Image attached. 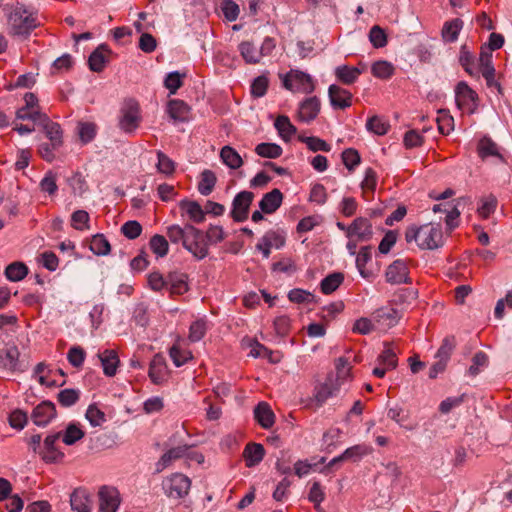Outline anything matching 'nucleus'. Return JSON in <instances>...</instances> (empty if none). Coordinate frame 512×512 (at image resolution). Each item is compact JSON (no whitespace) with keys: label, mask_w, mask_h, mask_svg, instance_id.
Instances as JSON below:
<instances>
[{"label":"nucleus","mask_w":512,"mask_h":512,"mask_svg":"<svg viewBox=\"0 0 512 512\" xmlns=\"http://www.w3.org/2000/svg\"><path fill=\"white\" fill-rule=\"evenodd\" d=\"M380 365L387 367V369H394L397 366V355L392 349L391 345L386 343L383 352L378 357Z\"/></svg>","instance_id":"8fccbe9b"},{"label":"nucleus","mask_w":512,"mask_h":512,"mask_svg":"<svg viewBox=\"0 0 512 512\" xmlns=\"http://www.w3.org/2000/svg\"><path fill=\"white\" fill-rule=\"evenodd\" d=\"M339 391V384L333 383L332 378L327 377L323 383L315 386L312 401L317 407H321L329 398L336 396Z\"/></svg>","instance_id":"9b49d317"},{"label":"nucleus","mask_w":512,"mask_h":512,"mask_svg":"<svg viewBox=\"0 0 512 512\" xmlns=\"http://www.w3.org/2000/svg\"><path fill=\"white\" fill-rule=\"evenodd\" d=\"M280 137L288 142L297 132L296 127L291 123L290 119L285 115H280L274 123Z\"/></svg>","instance_id":"f704fd0d"},{"label":"nucleus","mask_w":512,"mask_h":512,"mask_svg":"<svg viewBox=\"0 0 512 512\" xmlns=\"http://www.w3.org/2000/svg\"><path fill=\"white\" fill-rule=\"evenodd\" d=\"M283 86L292 92L299 93H312L315 89V84L312 77L300 70H290L283 77Z\"/></svg>","instance_id":"20e7f679"},{"label":"nucleus","mask_w":512,"mask_h":512,"mask_svg":"<svg viewBox=\"0 0 512 512\" xmlns=\"http://www.w3.org/2000/svg\"><path fill=\"white\" fill-rule=\"evenodd\" d=\"M255 152L264 158L275 159L282 155V148L275 143H260L256 146Z\"/></svg>","instance_id":"37998d69"},{"label":"nucleus","mask_w":512,"mask_h":512,"mask_svg":"<svg viewBox=\"0 0 512 512\" xmlns=\"http://www.w3.org/2000/svg\"><path fill=\"white\" fill-rule=\"evenodd\" d=\"M5 16L8 35L21 41L27 40L40 26L37 14L20 3L6 7Z\"/></svg>","instance_id":"f257e3e1"},{"label":"nucleus","mask_w":512,"mask_h":512,"mask_svg":"<svg viewBox=\"0 0 512 512\" xmlns=\"http://www.w3.org/2000/svg\"><path fill=\"white\" fill-rule=\"evenodd\" d=\"M56 180V174L52 171L47 172L39 184L41 191L49 195H54L58 189Z\"/></svg>","instance_id":"338daca9"},{"label":"nucleus","mask_w":512,"mask_h":512,"mask_svg":"<svg viewBox=\"0 0 512 512\" xmlns=\"http://www.w3.org/2000/svg\"><path fill=\"white\" fill-rule=\"evenodd\" d=\"M372 449L365 445V444H359V445H355V446H352V447H349L347 448L343 453H342V458L345 459V461H353V462H356L358 460H360L362 457H364L365 455H368L369 453H371Z\"/></svg>","instance_id":"c03bdc74"},{"label":"nucleus","mask_w":512,"mask_h":512,"mask_svg":"<svg viewBox=\"0 0 512 512\" xmlns=\"http://www.w3.org/2000/svg\"><path fill=\"white\" fill-rule=\"evenodd\" d=\"M179 208L183 215H187L193 223L199 224L205 220V211L201 205L192 200L184 199L179 202Z\"/></svg>","instance_id":"4be33fe9"},{"label":"nucleus","mask_w":512,"mask_h":512,"mask_svg":"<svg viewBox=\"0 0 512 512\" xmlns=\"http://www.w3.org/2000/svg\"><path fill=\"white\" fill-rule=\"evenodd\" d=\"M320 100L316 97H309L302 101L298 109V119L301 122L310 123L320 112Z\"/></svg>","instance_id":"6ab92c4d"},{"label":"nucleus","mask_w":512,"mask_h":512,"mask_svg":"<svg viewBox=\"0 0 512 512\" xmlns=\"http://www.w3.org/2000/svg\"><path fill=\"white\" fill-rule=\"evenodd\" d=\"M343 280L344 275L341 272L331 273L321 281V291L324 294H331L342 284Z\"/></svg>","instance_id":"58836bf2"},{"label":"nucleus","mask_w":512,"mask_h":512,"mask_svg":"<svg viewBox=\"0 0 512 512\" xmlns=\"http://www.w3.org/2000/svg\"><path fill=\"white\" fill-rule=\"evenodd\" d=\"M459 63L471 77L479 78V66L467 45H462L459 52Z\"/></svg>","instance_id":"bb28decb"},{"label":"nucleus","mask_w":512,"mask_h":512,"mask_svg":"<svg viewBox=\"0 0 512 512\" xmlns=\"http://www.w3.org/2000/svg\"><path fill=\"white\" fill-rule=\"evenodd\" d=\"M19 350L14 344H5L0 348V371L13 372L17 369Z\"/></svg>","instance_id":"f3484780"},{"label":"nucleus","mask_w":512,"mask_h":512,"mask_svg":"<svg viewBox=\"0 0 512 512\" xmlns=\"http://www.w3.org/2000/svg\"><path fill=\"white\" fill-rule=\"evenodd\" d=\"M336 375H329L328 377L332 378L333 383H338L339 388L341 389L342 385L351 380V366L348 363V360L344 357H339L335 361Z\"/></svg>","instance_id":"473e14b6"},{"label":"nucleus","mask_w":512,"mask_h":512,"mask_svg":"<svg viewBox=\"0 0 512 512\" xmlns=\"http://www.w3.org/2000/svg\"><path fill=\"white\" fill-rule=\"evenodd\" d=\"M167 113L175 122H186L189 120L190 107L179 99H172L167 104Z\"/></svg>","instance_id":"b1692460"},{"label":"nucleus","mask_w":512,"mask_h":512,"mask_svg":"<svg viewBox=\"0 0 512 512\" xmlns=\"http://www.w3.org/2000/svg\"><path fill=\"white\" fill-rule=\"evenodd\" d=\"M85 436V432L76 424L69 423L62 434V441L66 445H74Z\"/></svg>","instance_id":"ea45409f"},{"label":"nucleus","mask_w":512,"mask_h":512,"mask_svg":"<svg viewBox=\"0 0 512 512\" xmlns=\"http://www.w3.org/2000/svg\"><path fill=\"white\" fill-rule=\"evenodd\" d=\"M477 152L479 157L483 160L488 157H496L501 162H505L504 157L499 152L498 145L490 137L484 136L480 139L477 146Z\"/></svg>","instance_id":"c85d7f7f"},{"label":"nucleus","mask_w":512,"mask_h":512,"mask_svg":"<svg viewBox=\"0 0 512 512\" xmlns=\"http://www.w3.org/2000/svg\"><path fill=\"white\" fill-rule=\"evenodd\" d=\"M61 433H55L48 435L44 439L43 449L39 451V455L42 460L46 463H58L64 458V453L58 450L55 446L56 442L60 438Z\"/></svg>","instance_id":"1a4fd4ad"},{"label":"nucleus","mask_w":512,"mask_h":512,"mask_svg":"<svg viewBox=\"0 0 512 512\" xmlns=\"http://www.w3.org/2000/svg\"><path fill=\"white\" fill-rule=\"evenodd\" d=\"M239 51L243 59L248 64H257L261 61V52L250 41H243L239 44Z\"/></svg>","instance_id":"c9c22d12"},{"label":"nucleus","mask_w":512,"mask_h":512,"mask_svg":"<svg viewBox=\"0 0 512 512\" xmlns=\"http://www.w3.org/2000/svg\"><path fill=\"white\" fill-rule=\"evenodd\" d=\"M90 250L98 256L109 254L111 247L108 240L102 234H96L90 241Z\"/></svg>","instance_id":"79ce46f5"},{"label":"nucleus","mask_w":512,"mask_h":512,"mask_svg":"<svg viewBox=\"0 0 512 512\" xmlns=\"http://www.w3.org/2000/svg\"><path fill=\"white\" fill-rule=\"evenodd\" d=\"M85 356L86 353L80 346L71 347L67 353L69 363L75 368H79L83 365Z\"/></svg>","instance_id":"774afa93"},{"label":"nucleus","mask_w":512,"mask_h":512,"mask_svg":"<svg viewBox=\"0 0 512 512\" xmlns=\"http://www.w3.org/2000/svg\"><path fill=\"white\" fill-rule=\"evenodd\" d=\"M497 207V198L494 195H488L480 199V205L477 212L483 219L488 218Z\"/></svg>","instance_id":"de8ad7c7"},{"label":"nucleus","mask_w":512,"mask_h":512,"mask_svg":"<svg viewBox=\"0 0 512 512\" xmlns=\"http://www.w3.org/2000/svg\"><path fill=\"white\" fill-rule=\"evenodd\" d=\"M369 40L375 48H382L387 44V35L380 26H373L369 31Z\"/></svg>","instance_id":"680f3d73"},{"label":"nucleus","mask_w":512,"mask_h":512,"mask_svg":"<svg viewBox=\"0 0 512 512\" xmlns=\"http://www.w3.org/2000/svg\"><path fill=\"white\" fill-rule=\"evenodd\" d=\"M408 266L404 260L397 259L391 263L385 272L386 281L391 284L410 283Z\"/></svg>","instance_id":"f8f14e48"},{"label":"nucleus","mask_w":512,"mask_h":512,"mask_svg":"<svg viewBox=\"0 0 512 512\" xmlns=\"http://www.w3.org/2000/svg\"><path fill=\"white\" fill-rule=\"evenodd\" d=\"M463 22L460 19H453L446 22L442 29V37L445 41L454 42L457 40L459 32L461 31Z\"/></svg>","instance_id":"a19ab883"},{"label":"nucleus","mask_w":512,"mask_h":512,"mask_svg":"<svg viewBox=\"0 0 512 512\" xmlns=\"http://www.w3.org/2000/svg\"><path fill=\"white\" fill-rule=\"evenodd\" d=\"M70 505L76 512H91V495L85 489H75L70 497Z\"/></svg>","instance_id":"5701e85b"},{"label":"nucleus","mask_w":512,"mask_h":512,"mask_svg":"<svg viewBox=\"0 0 512 512\" xmlns=\"http://www.w3.org/2000/svg\"><path fill=\"white\" fill-rule=\"evenodd\" d=\"M109 53L110 50L106 45H100L89 56V68L94 72H101L108 61L107 56Z\"/></svg>","instance_id":"2f4dec72"},{"label":"nucleus","mask_w":512,"mask_h":512,"mask_svg":"<svg viewBox=\"0 0 512 512\" xmlns=\"http://www.w3.org/2000/svg\"><path fill=\"white\" fill-rule=\"evenodd\" d=\"M362 72L363 69L348 65L337 66L334 70V74L337 80L345 85H351L355 83Z\"/></svg>","instance_id":"c756f323"},{"label":"nucleus","mask_w":512,"mask_h":512,"mask_svg":"<svg viewBox=\"0 0 512 512\" xmlns=\"http://www.w3.org/2000/svg\"><path fill=\"white\" fill-rule=\"evenodd\" d=\"M167 289L171 295H183L189 290L188 275L181 271L167 274Z\"/></svg>","instance_id":"a211bd4d"},{"label":"nucleus","mask_w":512,"mask_h":512,"mask_svg":"<svg viewBox=\"0 0 512 512\" xmlns=\"http://www.w3.org/2000/svg\"><path fill=\"white\" fill-rule=\"evenodd\" d=\"M372 74L381 79H388L394 73L393 65L388 61H377L371 67Z\"/></svg>","instance_id":"3c124183"},{"label":"nucleus","mask_w":512,"mask_h":512,"mask_svg":"<svg viewBox=\"0 0 512 512\" xmlns=\"http://www.w3.org/2000/svg\"><path fill=\"white\" fill-rule=\"evenodd\" d=\"M285 244V237L276 231H268L259 240L256 249L261 251L264 258H269L271 249H280Z\"/></svg>","instance_id":"ddd939ff"},{"label":"nucleus","mask_w":512,"mask_h":512,"mask_svg":"<svg viewBox=\"0 0 512 512\" xmlns=\"http://www.w3.org/2000/svg\"><path fill=\"white\" fill-rule=\"evenodd\" d=\"M97 357L102 365L103 372L108 377H113L119 365V358L114 350L106 349L97 354Z\"/></svg>","instance_id":"a878e982"},{"label":"nucleus","mask_w":512,"mask_h":512,"mask_svg":"<svg viewBox=\"0 0 512 512\" xmlns=\"http://www.w3.org/2000/svg\"><path fill=\"white\" fill-rule=\"evenodd\" d=\"M190 446L188 445H179L177 447L169 449L167 452H165L159 461L156 464V470L157 472H161L166 467H168L172 461L186 457L187 451L189 450Z\"/></svg>","instance_id":"cd10ccee"},{"label":"nucleus","mask_w":512,"mask_h":512,"mask_svg":"<svg viewBox=\"0 0 512 512\" xmlns=\"http://www.w3.org/2000/svg\"><path fill=\"white\" fill-rule=\"evenodd\" d=\"M265 450L262 444L250 443L246 445L243 451V457L247 467L258 465L264 458Z\"/></svg>","instance_id":"7c9ffc66"},{"label":"nucleus","mask_w":512,"mask_h":512,"mask_svg":"<svg viewBox=\"0 0 512 512\" xmlns=\"http://www.w3.org/2000/svg\"><path fill=\"white\" fill-rule=\"evenodd\" d=\"M55 416V405L50 401H43L33 409L31 419L37 426H46Z\"/></svg>","instance_id":"dca6fc26"},{"label":"nucleus","mask_w":512,"mask_h":512,"mask_svg":"<svg viewBox=\"0 0 512 512\" xmlns=\"http://www.w3.org/2000/svg\"><path fill=\"white\" fill-rule=\"evenodd\" d=\"M254 417L264 429H268L274 424L275 415L266 402H260L255 407Z\"/></svg>","instance_id":"72a5a7b5"},{"label":"nucleus","mask_w":512,"mask_h":512,"mask_svg":"<svg viewBox=\"0 0 512 512\" xmlns=\"http://www.w3.org/2000/svg\"><path fill=\"white\" fill-rule=\"evenodd\" d=\"M220 157L223 163L231 169H238L243 164L241 156L231 146H224L220 151Z\"/></svg>","instance_id":"e433bc0d"},{"label":"nucleus","mask_w":512,"mask_h":512,"mask_svg":"<svg viewBox=\"0 0 512 512\" xmlns=\"http://www.w3.org/2000/svg\"><path fill=\"white\" fill-rule=\"evenodd\" d=\"M39 123L45 131L46 137L50 140L53 149H59L62 144V130L58 123L52 122L47 115L41 116Z\"/></svg>","instance_id":"412c9836"},{"label":"nucleus","mask_w":512,"mask_h":512,"mask_svg":"<svg viewBox=\"0 0 512 512\" xmlns=\"http://www.w3.org/2000/svg\"><path fill=\"white\" fill-rule=\"evenodd\" d=\"M330 104L334 109L344 110L352 105V94L345 88L332 84L328 88Z\"/></svg>","instance_id":"2eb2a0df"},{"label":"nucleus","mask_w":512,"mask_h":512,"mask_svg":"<svg viewBox=\"0 0 512 512\" xmlns=\"http://www.w3.org/2000/svg\"><path fill=\"white\" fill-rule=\"evenodd\" d=\"M254 199V193L251 191H241L232 202L231 217L236 222L247 220L249 208Z\"/></svg>","instance_id":"0eeeda50"},{"label":"nucleus","mask_w":512,"mask_h":512,"mask_svg":"<svg viewBox=\"0 0 512 512\" xmlns=\"http://www.w3.org/2000/svg\"><path fill=\"white\" fill-rule=\"evenodd\" d=\"M28 273V268L21 262H14L5 269L6 277L13 282L22 280Z\"/></svg>","instance_id":"a18cd8bd"},{"label":"nucleus","mask_w":512,"mask_h":512,"mask_svg":"<svg viewBox=\"0 0 512 512\" xmlns=\"http://www.w3.org/2000/svg\"><path fill=\"white\" fill-rule=\"evenodd\" d=\"M282 200V192L275 188L263 195L261 201L259 202L260 210L263 213L272 214L281 206Z\"/></svg>","instance_id":"393cba45"},{"label":"nucleus","mask_w":512,"mask_h":512,"mask_svg":"<svg viewBox=\"0 0 512 512\" xmlns=\"http://www.w3.org/2000/svg\"><path fill=\"white\" fill-rule=\"evenodd\" d=\"M148 285L151 290L160 292L164 288L167 289V275L163 276L161 273L154 271L147 276Z\"/></svg>","instance_id":"bf43d9fd"},{"label":"nucleus","mask_w":512,"mask_h":512,"mask_svg":"<svg viewBox=\"0 0 512 512\" xmlns=\"http://www.w3.org/2000/svg\"><path fill=\"white\" fill-rule=\"evenodd\" d=\"M142 122V115L139 103L132 98L126 99L120 109L118 120L119 128L127 133H134Z\"/></svg>","instance_id":"7ed1b4c3"},{"label":"nucleus","mask_w":512,"mask_h":512,"mask_svg":"<svg viewBox=\"0 0 512 512\" xmlns=\"http://www.w3.org/2000/svg\"><path fill=\"white\" fill-rule=\"evenodd\" d=\"M373 235L372 225L370 221L363 217L356 218L347 227V237H355L358 241H367Z\"/></svg>","instance_id":"4468645a"},{"label":"nucleus","mask_w":512,"mask_h":512,"mask_svg":"<svg viewBox=\"0 0 512 512\" xmlns=\"http://www.w3.org/2000/svg\"><path fill=\"white\" fill-rule=\"evenodd\" d=\"M407 243L416 242L420 249L434 250L444 244L440 224L428 223L422 226L411 225L405 231Z\"/></svg>","instance_id":"f03ea898"},{"label":"nucleus","mask_w":512,"mask_h":512,"mask_svg":"<svg viewBox=\"0 0 512 512\" xmlns=\"http://www.w3.org/2000/svg\"><path fill=\"white\" fill-rule=\"evenodd\" d=\"M158 162L156 164L159 173L167 176L172 175L175 171V163L162 151H157Z\"/></svg>","instance_id":"603ef678"},{"label":"nucleus","mask_w":512,"mask_h":512,"mask_svg":"<svg viewBox=\"0 0 512 512\" xmlns=\"http://www.w3.org/2000/svg\"><path fill=\"white\" fill-rule=\"evenodd\" d=\"M85 417L94 427L100 426L106 421L104 412L97 408L95 405H90L88 407Z\"/></svg>","instance_id":"69168bd1"},{"label":"nucleus","mask_w":512,"mask_h":512,"mask_svg":"<svg viewBox=\"0 0 512 512\" xmlns=\"http://www.w3.org/2000/svg\"><path fill=\"white\" fill-rule=\"evenodd\" d=\"M150 249L157 257H164L167 255L169 250L168 241L162 235H154L149 242Z\"/></svg>","instance_id":"09e8293b"},{"label":"nucleus","mask_w":512,"mask_h":512,"mask_svg":"<svg viewBox=\"0 0 512 512\" xmlns=\"http://www.w3.org/2000/svg\"><path fill=\"white\" fill-rule=\"evenodd\" d=\"M488 365V356L482 352H477L472 358V364L468 369V374L470 376H476L479 374L480 370Z\"/></svg>","instance_id":"052dcab7"},{"label":"nucleus","mask_w":512,"mask_h":512,"mask_svg":"<svg viewBox=\"0 0 512 512\" xmlns=\"http://www.w3.org/2000/svg\"><path fill=\"white\" fill-rule=\"evenodd\" d=\"M186 234L183 247L198 260L204 259L208 255V243L202 231L193 225H188Z\"/></svg>","instance_id":"39448f33"},{"label":"nucleus","mask_w":512,"mask_h":512,"mask_svg":"<svg viewBox=\"0 0 512 512\" xmlns=\"http://www.w3.org/2000/svg\"><path fill=\"white\" fill-rule=\"evenodd\" d=\"M188 225L189 224H186L184 225V227H181L179 225L174 224L167 227L166 234L169 240L174 244H178L180 242L183 244L185 237L187 235L186 232H188Z\"/></svg>","instance_id":"5fc2aeb1"},{"label":"nucleus","mask_w":512,"mask_h":512,"mask_svg":"<svg viewBox=\"0 0 512 512\" xmlns=\"http://www.w3.org/2000/svg\"><path fill=\"white\" fill-rule=\"evenodd\" d=\"M120 494L114 487L104 486L99 491V512H117Z\"/></svg>","instance_id":"9d476101"},{"label":"nucleus","mask_w":512,"mask_h":512,"mask_svg":"<svg viewBox=\"0 0 512 512\" xmlns=\"http://www.w3.org/2000/svg\"><path fill=\"white\" fill-rule=\"evenodd\" d=\"M389 127V123L384 118L376 115L369 118L366 123L367 130L376 135H385Z\"/></svg>","instance_id":"49530a36"},{"label":"nucleus","mask_w":512,"mask_h":512,"mask_svg":"<svg viewBox=\"0 0 512 512\" xmlns=\"http://www.w3.org/2000/svg\"><path fill=\"white\" fill-rule=\"evenodd\" d=\"M169 355L177 367L184 365L188 360L192 359V354L190 351L182 350L176 344L170 348Z\"/></svg>","instance_id":"6e6d98bb"},{"label":"nucleus","mask_w":512,"mask_h":512,"mask_svg":"<svg viewBox=\"0 0 512 512\" xmlns=\"http://www.w3.org/2000/svg\"><path fill=\"white\" fill-rule=\"evenodd\" d=\"M437 124L441 134L447 135L453 129L454 119L448 112L444 110L438 111Z\"/></svg>","instance_id":"13d9d810"},{"label":"nucleus","mask_w":512,"mask_h":512,"mask_svg":"<svg viewBox=\"0 0 512 512\" xmlns=\"http://www.w3.org/2000/svg\"><path fill=\"white\" fill-rule=\"evenodd\" d=\"M216 181L217 178L213 171L208 169L204 170L201 173V179L198 184L199 193L203 196L209 195L213 191Z\"/></svg>","instance_id":"4c0bfd02"},{"label":"nucleus","mask_w":512,"mask_h":512,"mask_svg":"<svg viewBox=\"0 0 512 512\" xmlns=\"http://www.w3.org/2000/svg\"><path fill=\"white\" fill-rule=\"evenodd\" d=\"M299 140L307 145V147L313 151H324L329 152L331 150V146L324 140L318 138V137H299Z\"/></svg>","instance_id":"4d7b16f0"},{"label":"nucleus","mask_w":512,"mask_h":512,"mask_svg":"<svg viewBox=\"0 0 512 512\" xmlns=\"http://www.w3.org/2000/svg\"><path fill=\"white\" fill-rule=\"evenodd\" d=\"M477 93L469 85L461 81L455 88V100L459 109L473 112L476 108Z\"/></svg>","instance_id":"6e6552de"},{"label":"nucleus","mask_w":512,"mask_h":512,"mask_svg":"<svg viewBox=\"0 0 512 512\" xmlns=\"http://www.w3.org/2000/svg\"><path fill=\"white\" fill-rule=\"evenodd\" d=\"M191 487V480L182 473L172 474L164 482L166 494L171 498L180 499L185 497Z\"/></svg>","instance_id":"423d86ee"},{"label":"nucleus","mask_w":512,"mask_h":512,"mask_svg":"<svg viewBox=\"0 0 512 512\" xmlns=\"http://www.w3.org/2000/svg\"><path fill=\"white\" fill-rule=\"evenodd\" d=\"M149 378L154 384H162L168 378V367L165 358L161 354H156L149 367Z\"/></svg>","instance_id":"aec40b11"},{"label":"nucleus","mask_w":512,"mask_h":512,"mask_svg":"<svg viewBox=\"0 0 512 512\" xmlns=\"http://www.w3.org/2000/svg\"><path fill=\"white\" fill-rule=\"evenodd\" d=\"M89 214L85 210H76L71 216V225L76 230L89 229Z\"/></svg>","instance_id":"0e129e2a"},{"label":"nucleus","mask_w":512,"mask_h":512,"mask_svg":"<svg viewBox=\"0 0 512 512\" xmlns=\"http://www.w3.org/2000/svg\"><path fill=\"white\" fill-rule=\"evenodd\" d=\"M360 155L357 150L353 148H347L342 152V161L345 167L352 171L356 166L360 164Z\"/></svg>","instance_id":"e2e57ef3"},{"label":"nucleus","mask_w":512,"mask_h":512,"mask_svg":"<svg viewBox=\"0 0 512 512\" xmlns=\"http://www.w3.org/2000/svg\"><path fill=\"white\" fill-rule=\"evenodd\" d=\"M456 347V339L454 336H447L443 339L440 348L436 353V358L443 359L445 361H449L450 356Z\"/></svg>","instance_id":"864d4df0"}]
</instances>
